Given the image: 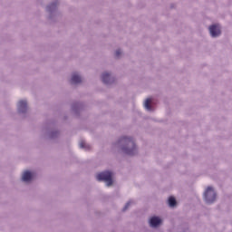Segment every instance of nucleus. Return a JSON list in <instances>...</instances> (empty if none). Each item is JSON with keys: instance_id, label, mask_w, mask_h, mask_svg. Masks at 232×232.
I'll list each match as a JSON object with an SVG mask.
<instances>
[{"instance_id": "nucleus-1", "label": "nucleus", "mask_w": 232, "mask_h": 232, "mask_svg": "<svg viewBox=\"0 0 232 232\" xmlns=\"http://www.w3.org/2000/svg\"><path fill=\"white\" fill-rule=\"evenodd\" d=\"M121 142L127 144L128 147H123V151L127 155H135L137 153V147L135 146V142L133 139L128 137H122L121 139Z\"/></svg>"}, {"instance_id": "nucleus-2", "label": "nucleus", "mask_w": 232, "mask_h": 232, "mask_svg": "<svg viewBox=\"0 0 232 232\" xmlns=\"http://www.w3.org/2000/svg\"><path fill=\"white\" fill-rule=\"evenodd\" d=\"M113 173L111 171H103L96 176L97 180H103L106 186H111L113 184Z\"/></svg>"}, {"instance_id": "nucleus-3", "label": "nucleus", "mask_w": 232, "mask_h": 232, "mask_svg": "<svg viewBox=\"0 0 232 232\" xmlns=\"http://www.w3.org/2000/svg\"><path fill=\"white\" fill-rule=\"evenodd\" d=\"M204 198L208 204H213L217 200V193L213 188L208 187L204 193Z\"/></svg>"}, {"instance_id": "nucleus-4", "label": "nucleus", "mask_w": 232, "mask_h": 232, "mask_svg": "<svg viewBox=\"0 0 232 232\" xmlns=\"http://www.w3.org/2000/svg\"><path fill=\"white\" fill-rule=\"evenodd\" d=\"M209 33L212 37H218L220 35V25L214 24L209 27Z\"/></svg>"}, {"instance_id": "nucleus-5", "label": "nucleus", "mask_w": 232, "mask_h": 232, "mask_svg": "<svg viewBox=\"0 0 232 232\" xmlns=\"http://www.w3.org/2000/svg\"><path fill=\"white\" fill-rule=\"evenodd\" d=\"M32 179H34V174H32V172L30 171H24L23 176H22V180L24 182H30V180H32Z\"/></svg>"}, {"instance_id": "nucleus-6", "label": "nucleus", "mask_w": 232, "mask_h": 232, "mask_svg": "<svg viewBox=\"0 0 232 232\" xmlns=\"http://www.w3.org/2000/svg\"><path fill=\"white\" fill-rule=\"evenodd\" d=\"M162 220L159 218V217H152L150 220V224L151 227H157L158 226H160V223Z\"/></svg>"}, {"instance_id": "nucleus-7", "label": "nucleus", "mask_w": 232, "mask_h": 232, "mask_svg": "<svg viewBox=\"0 0 232 232\" xmlns=\"http://www.w3.org/2000/svg\"><path fill=\"white\" fill-rule=\"evenodd\" d=\"M27 108V102L24 100H22L18 102V111H21L22 113H24L26 111Z\"/></svg>"}, {"instance_id": "nucleus-8", "label": "nucleus", "mask_w": 232, "mask_h": 232, "mask_svg": "<svg viewBox=\"0 0 232 232\" xmlns=\"http://www.w3.org/2000/svg\"><path fill=\"white\" fill-rule=\"evenodd\" d=\"M82 79L77 73L72 74L71 79L72 84H79V82H82Z\"/></svg>"}, {"instance_id": "nucleus-9", "label": "nucleus", "mask_w": 232, "mask_h": 232, "mask_svg": "<svg viewBox=\"0 0 232 232\" xmlns=\"http://www.w3.org/2000/svg\"><path fill=\"white\" fill-rule=\"evenodd\" d=\"M144 107L149 111H151V98H148L144 102Z\"/></svg>"}, {"instance_id": "nucleus-10", "label": "nucleus", "mask_w": 232, "mask_h": 232, "mask_svg": "<svg viewBox=\"0 0 232 232\" xmlns=\"http://www.w3.org/2000/svg\"><path fill=\"white\" fill-rule=\"evenodd\" d=\"M102 82H104L105 84H108V82H110V73L104 72L102 76Z\"/></svg>"}, {"instance_id": "nucleus-11", "label": "nucleus", "mask_w": 232, "mask_h": 232, "mask_svg": "<svg viewBox=\"0 0 232 232\" xmlns=\"http://www.w3.org/2000/svg\"><path fill=\"white\" fill-rule=\"evenodd\" d=\"M169 206L170 208H175V206H177V200L175 199V198L173 197L169 198Z\"/></svg>"}, {"instance_id": "nucleus-12", "label": "nucleus", "mask_w": 232, "mask_h": 232, "mask_svg": "<svg viewBox=\"0 0 232 232\" xmlns=\"http://www.w3.org/2000/svg\"><path fill=\"white\" fill-rule=\"evenodd\" d=\"M80 148H82L83 150H90L89 145H87L85 141L80 142Z\"/></svg>"}, {"instance_id": "nucleus-13", "label": "nucleus", "mask_w": 232, "mask_h": 232, "mask_svg": "<svg viewBox=\"0 0 232 232\" xmlns=\"http://www.w3.org/2000/svg\"><path fill=\"white\" fill-rule=\"evenodd\" d=\"M130 204H131V201H129V202L125 205V207H124V208H123V211H126V209H128V208H130Z\"/></svg>"}, {"instance_id": "nucleus-14", "label": "nucleus", "mask_w": 232, "mask_h": 232, "mask_svg": "<svg viewBox=\"0 0 232 232\" xmlns=\"http://www.w3.org/2000/svg\"><path fill=\"white\" fill-rule=\"evenodd\" d=\"M121 53H122L121 52V50H117L116 53H115V57H120L121 56Z\"/></svg>"}]
</instances>
